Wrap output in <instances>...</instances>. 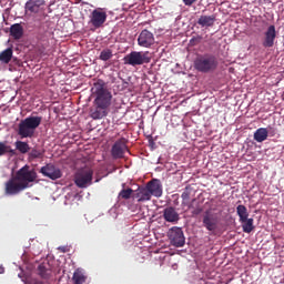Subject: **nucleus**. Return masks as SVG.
<instances>
[{
	"label": "nucleus",
	"instance_id": "obj_39",
	"mask_svg": "<svg viewBox=\"0 0 284 284\" xmlns=\"http://www.w3.org/2000/svg\"><path fill=\"white\" fill-rule=\"evenodd\" d=\"M34 284H43V282H36Z\"/></svg>",
	"mask_w": 284,
	"mask_h": 284
},
{
	"label": "nucleus",
	"instance_id": "obj_23",
	"mask_svg": "<svg viewBox=\"0 0 284 284\" xmlns=\"http://www.w3.org/2000/svg\"><path fill=\"white\" fill-rule=\"evenodd\" d=\"M10 34L13 39H21V37H23V27L19 23L12 24L10 28Z\"/></svg>",
	"mask_w": 284,
	"mask_h": 284
},
{
	"label": "nucleus",
	"instance_id": "obj_6",
	"mask_svg": "<svg viewBox=\"0 0 284 284\" xmlns=\"http://www.w3.org/2000/svg\"><path fill=\"white\" fill-rule=\"evenodd\" d=\"M14 178L22 184L28 187H32V183L37 181V171L30 170V166L24 165L17 171Z\"/></svg>",
	"mask_w": 284,
	"mask_h": 284
},
{
	"label": "nucleus",
	"instance_id": "obj_1",
	"mask_svg": "<svg viewBox=\"0 0 284 284\" xmlns=\"http://www.w3.org/2000/svg\"><path fill=\"white\" fill-rule=\"evenodd\" d=\"M193 68L202 74L216 72L219 68V59H216V55L211 53L199 54L193 62Z\"/></svg>",
	"mask_w": 284,
	"mask_h": 284
},
{
	"label": "nucleus",
	"instance_id": "obj_27",
	"mask_svg": "<svg viewBox=\"0 0 284 284\" xmlns=\"http://www.w3.org/2000/svg\"><path fill=\"white\" fill-rule=\"evenodd\" d=\"M72 281L74 284H83L85 283V281H88V277L85 276V274H83V272H81V270H77L73 273Z\"/></svg>",
	"mask_w": 284,
	"mask_h": 284
},
{
	"label": "nucleus",
	"instance_id": "obj_9",
	"mask_svg": "<svg viewBox=\"0 0 284 284\" xmlns=\"http://www.w3.org/2000/svg\"><path fill=\"white\" fill-rule=\"evenodd\" d=\"M125 152L128 150V140L125 138H121L120 140L115 141L111 149V156L112 159H123L125 156Z\"/></svg>",
	"mask_w": 284,
	"mask_h": 284
},
{
	"label": "nucleus",
	"instance_id": "obj_5",
	"mask_svg": "<svg viewBox=\"0 0 284 284\" xmlns=\"http://www.w3.org/2000/svg\"><path fill=\"white\" fill-rule=\"evenodd\" d=\"M124 65H132L133 68L136 65H143L144 63H150L152 58H150L149 51H132L123 58Z\"/></svg>",
	"mask_w": 284,
	"mask_h": 284
},
{
	"label": "nucleus",
	"instance_id": "obj_36",
	"mask_svg": "<svg viewBox=\"0 0 284 284\" xmlns=\"http://www.w3.org/2000/svg\"><path fill=\"white\" fill-rule=\"evenodd\" d=\"M6 272V268L3 266H0V274H3Z\"/></svg>",
	"mask_w": 284,
	"mask_h": 284
},
{
	"label": "nucleus",
	"instance_id": "obj_30",
	"mask_svg": "<svg viewBox=\"0 0 284 284\" xmlns=\"http://www.w3.org/2000/svg\"><path fill=\"white\" fill-rule=\"evenodd\" d=\"M114 54H112V51L110 49H103L100 53V60L101 61H110Z\"/></svg>",
	"mask_w": 284,
	"mask_h": 284
},
{
	"label": "nucleus",
	"instance_id": "obj_3",
	"mask_svg": "<svg viewBox=\"0 0 284 284\" xmlns=\"http://www.w3.org/2000/svg\"><path fill=\"white\" fill-rule=\"evenodd\" d=\"M93 94L95 99L93 101V105H99L100 108H110L112 105V92L105 88V83L103 81H98L94 83L92 88Z\"/></svg>",
	"mask_w": 284,
	"mask_h": 284
},
{
	"label": "nucleus",
	"instance_id": "obj_13",
	"mask_svg": "<svg viewBox=\"0 0 284 284\" xmlns=\"http://www.w3.org/2000/svg\"><path fill=\"white\" fill-rule=\"evenodd\" d=\"M138 45L140 48H152L154 45V33L148 29L142 30L138 37Z\"/></svg>",
	"mask_w": 284,
	"mask_h": 284
},
{
	"label": "nucleus",
	"instance_id": "obj_16",
	"mask_svg": "<svg viewBox=\"0 0 284 284\" xmlns=\"http://www.w3.org/2000/svg\"><path fill=\"white\" fill-rule=\"evenodd\" d=\"M146 189L151 196H155L156 199H161V196H163V187L161 186V182L159 180L150 181L146 184Z\"/></svg>",
	"mask_w": 284,
	"mask_h": 284
},
{
	"label": "nucleus",
	"instance_id": "obj_25",
	"mask_svg": "<svg viewBox=\"0 0 284 284\" xmlns=\"http://www.w3.org/2000/svg\"><path fill=\"white\" fill-rule=\"evenodd\" d=\"M12 48H8L6 50H3L2 52H0V63H10V61H12Z\"/></svg>",
	"mask_w": 284,
	"mask_h": 284
},
{
	"label": "nucleus",
	"instance_id": "obj_34",
	"mask_svg": "<svg viewBox=\"0 0 284 284\" xmlns=\"http://www.w3.org/2000/svg\"><path fill=\"white\" fill-rule=\"evenodd\" d=\"M189 210H192L193 216H199V214H201V212H203V206H201V205L195 206V203H193V207H189Z\"/></svg>",
	"mask_w": 284,
	"mask_h": 284
},
{
	"label": "nucleus",
	"instance_id": "obj_28",
	"mask_svg": "<svg viewBox=\"0 0 284 284\" xmlns=\"http://www.w3.org/2000/svg\"><path fill=\"white\" fill-rule=\"evenodd\" d=\"M236 213L237 216H240V222L247 221V216H250V213H247V207L243 204L237 205Z\"/></svg>",
	"mask_w": 284,
	"mask_h": 284
},
{
	"label": "nucleus",
	"instance_id": "obj_7",
	"mask_svg": "<svg viewBox=\"0 0 284 284\" xmlns=\"http://www.w3.org/2000/svg\"><path fill=\"white\" fill-rule=\"evenodd\" d=\"M23 190H28V185L22 184L16 176L11 178L4 184V193L7 196H17V194H20Z\"/></svg>",
	"mask_w": 284,
	"mask_h": 284
},
{
	"label": "nucleus",
	"instance_id": "obj_10",
	"mask_svg": "<svg viewBox=\"0 0 284 284\" xmlns=\"http://www.w3.org/2000/svg\"><path fill=\"white\" fill-rule=\"evenodd\" d=\"M105 21H108V12H105V9L98 8L91 12L90 23H92L93 28H101Z\"/></svg>",
	"mask_w": 284,
	"mask_h": 284
},
{
	"label": "nucleus",
	"instance_id": "obj_40",
	"mask_svg": "<svg viewBox=\"0 0 284 284\" xmlns=\"http://www.w3.org/2000/svg\"><path fill=\"white\" fill-rule=\"evenodd\" d=\"M78 3H81V0H75Z\"/></svg>",
	"mask_w": 284,
	"mask_h": 284
},
{
	"label": "nucleus",
	"instance_id": "obj_26",
	"mask_svg": "<svg viewBox=\"0 0 284 284\" xmlns=\"http://www.w3.org/2000/svg\"><path fill=\"white\" fill-rule=\"evenodd\" d=\"M240 223H242V230L245 234H250L254 231V219L246 217V221H241Z\"/></svg>",
	"mask_w": 284,
	"mask_h": 284
},
{
	"label": "nucleus",
	"instance_id": "obj_35",
	"mask_svg": "<svg viewBox=\"0 0 284 284\" xmlns=\"http://www.w3.org/2000/svg\"><path fill=\"white\" fill-rule=\"evenodd\" d=\"M196 1H199V0H183V3H184V6H194V3H196Z\"/></svg>",
	"mask_w": 284,
	"mask_h": 284
},
{
	"label": "nucleus",
	"instance_id": "obj_33",
	"mask_svg": "<svg viewBox=\"0 0 284 284\" xmlns=\"http://www.w3.org/2000/svg\"><path fill=\"white\" fill-rule=\"evenodd\" d=\"M43 153L37 149H32L31 152L29 153V159H42Z\"/></svg>",
	"mask_w": 284,
	"mask_h": 284
},
{
	"label": "nucleus",
	"instance_id": "obj_22",
	"mask_svg": "<svg viewBox=\"0 0 284 284\" xmlns=\"http://www.w3.org/2000/svg\"><path fill=\"white\" fill-rule=\"evenodd\" d=\"M270 131L266 128H260L254 132V141L257 143H263V141H267V136Z\"/></svg>",
	"mask_w": 284,
	"mask_h": 284
},
{
	"label": "nucleus",
	"instance_id": "obj_11",
	"mask_svg": "<svg viewBox=\"0 0 284 284\" xmlns=\"http://www.w3.org/2000/svg\"><path fill=\"white\" fill-rule=\"evenodd\" d=\"M40 174L47 176V179H51V181H57L63 176L61 169L57 165L49 163L40 169Z\"/></svg>",
	"mask_w": 284,
	"mask_h": 284
},
{
	"label": "nucleus",
	"instance_id": "obj_4",
	"mask_svg": "<svg viewBox=\"0 0 284 284\" xmlns=\"http://www.w3.org/2000/svg\"><path fill=\"white\" fill-rule=\"evenodd\" d=\"M93 179L94 170L88 166L79 169L73 175L74 184L77 185V187H80V190H85L87 187H90V185H92Z\"/></svg>",
	"mask_w": 284,
	"mask_h": 284
},
{
	"label": "nucleus",
	"instance_id": "obj_19",
	"mask_svg": "<svg viewBox=\"0 0 284 284\" xmlns=\"http://www.w3.org/2000/svg\"><path fill=\"white\" fill-rule=\"evenodd\" d=\"M192 194H194V189H192V186H186L181 195L182 205H185L186 207H194V203H196V199H192ZM190 199H192L191 202H190Z\"/></svg>",
	"mask_w": 284,
	"mask_h": 284
},
{
	"label": "nucleus",
	"instance_id": "obj_42",
	"mask_svg": "<svg viewBox=\"0 0 284 284\" xmlns=\"http://www.w3.org/2000/svg\"><path fill=\"white\" fill-rule=\"evenodd\" d=\"M95 183H99V180H95Z\"/></svg>",
	"mask_w": 284,
	"mask_h": 284
},
{
	"label": "nucleus",
	"instance_id": "obj_37",
	"mask_svg": "<svg viewBox=\"0 0 284 284\" xmlns=\"http://www.w3.org/2000/svg\"><path fill=\"white\" fill-rule=\"evenodd\" d=\"M59 250L60 252H65V246H60Z\"/></svg>",
	"mask_w": 284,
	"mask_h": 284
},
{
	"label": "nucleus",
	"instance_id": "obj_14",
	"mask_svg": "<svg viewBox=\"0 0 284 284\" xmlns=\"http://www.w3.org/2000/svg\"><path fill=\"white\" fill-rule=\"evenodd\" d=\"M274 41H276V27L271 24L264 32L262 45L263 48H274Z\"/></svg>",
	"mask_w": 284,
	"mask_h": 284
},
{
	"label": "nucleus",
	"instance_id": "obj_18",
	"mask_svg": "<svg viewBox=\"0 0 284 284\" xmlns=\"http://www.w3.org/2000/svg\"><path fill=\"white\" fill-rule=\"evenodd\" d=\"M90 116L94 121H99L100 119L108 116V109L105 106H100L99 104H94L90 109Z\"/></svg>",
	"mask_w": 284,
	"mask_h": 284
},
{
	"label": "nucleus",
	"instance_id": "obj_12",
	"mask_svg": "<svg viewBox=\"0 0 284 284\" xmlns=\"http://www.w3.org/2000/svg\"><path fill=\"white\" fill-rule=\"evenodd\" d=\"M24 10L31 14H43L45 12V0H29L24 4Z\"/></svg>",
	"mask_w": 284,
	"mask_h": 284
},
{
	"label": "nucleus",
	"instance_id": "obj_2",
	"mask_svg": "<svg viewBox=\"0 0 284 284\" xmlns=\"http://www.w3.org/2000/svg\"><path fill=\"white\" fill-rule=\"evenodd\" d=\"M43 118L30 115L24 120H21L18 124V135L20 139H32L34 136V132H37V128L41 125Z\"/></svg>",
	"mask_w": 284,
	"mask_h": 284
},
{
	"label": "nucleus",
	"instance_id": "obj_17",
	"mask_svg": "<svg viewBox=\"0 0 284 284\" xmlns=\"http://www.w3.org/2000/svg\"><path fill=\"white\" fill-rule=\"evenodd\" d=\"M163 219L166 221V223H179V220L181 219L179 215V212H176V209L173 206H168L163 210Z\"/></svg>",
	"mask_w": 284,
	"mask_h": 284
},
{
	"label": "nucleus",
	"instance_id": "obj_31",
	"mask_svg": "<svg viewBox=\"0 0 284 284\" xmlns=\"http://www.w3.org/2000/svg\"><path fill=\"white\" fill-rule=\"evenodd\" d=\"M132 194H134V190H132V189H123L119 193V199H124V201H128V199H130L132 196Z\"/></svg>",
	"mask_w": 284,
	"mask_h": 284
},
{
	"label": "nucleus",
	"instance_id": "obj_21",
	"mask_svg": "<svg viewBox=\"0 0 284 284\" xmlns=\"http://www.w3.org/2000/svg\"><path fill=\"white\" fill-rule=\"evenodd\" d=\"M214 21H216L215 16H201L197 20V24L202 28H212V26H214Z\"/></svg>",
	"mask_w": 284,
	"mask_h": 284
},
{
	"label": "nucleus",
	"instance_id": "obj_32",
	"mask_svg": "<svg viewBox=\"0 0 284 284\" xmlns=\"http://www.w3.org/2000/svg\"><path fill=\"white\" fill-rule=\"evenodd\" d=\"M8 152H14L9 145H6V143L0 142V156H3V154H8Z\"/></svg>",
	"mask_w": 284,
	"mask_h": 284
},
{
	"label": "nucleus",
	"instance_id": "obj_8",
	"mask_svg": "<svg viewBox=\"0 0 284 284\" xmlns=\"http://www.w3.org/2000/svg\"><path fill=\"white\" fill-rule=\"evenodd\" d=\"M169 241L174 247H183L185 245V235L183 234V229L173 226L168 233Z\"/></svg>",
	"mask_w": 284,
	"mask_h": 284
},
{
	"label": "nucleus",
	"instance_id": "obj_41",
	"mask_svg": "<svg viewBox=\"0 0 284 284\" xmlns=\"http://www.w3.org/2000/svg\"><path fill=\"white\" fill-rule=\"evenodd\" d=\"M194 41V38L193 39H191V43Z\"/></svg>",
	"mask_w": 284,
	"mask_h": 284
},
{
	"label": "nucleus",
	"instance_id": "obj_15",
	"mask_svg": "<svg viewBox=\"0 0 284 284\" xmlns=\"http://www.w3.org/2000/svg\"><path fill=\"white\" fill-rule=\"evenodd\" d=\"M203 227L207 232H216L219 227V220L210 214V211H206L202 217Z\"/></svg>",
	"mask_w": 284,
	"mask_h": 284
},
{
	"label": "nucleus",
	"instance_id": "obj_24",
	"mask_svg": "<svg viewBox=\"0 0 284 284\" xmlns=\"http://www.w3.org/2000/svg\"><path fill=\"white\" fill-rule=\"evenodd\" d=\"M38 274L41 276V278L48 280L50 276H52V270L45 264H40L38 266Z\"/></svg>",
	"mask_w": 284,
	"mask_h": 284
},
{
	"label": "nucleus",
	"instance_id": "obj_29",
	"mask_svg": "<svg viewBox=\"0 0 284 284\" xmlns=\"http://www.w3.org/2000/svg\"><path fill=\"white\" fill-rule=\"evenodd\" d=\"M16 150H19L21 154H28L30 152V144L28 142L17 141Z\"/></svg>",
	"mask_w": 284,
	"mask_h": 284
},
{
	"label": "nucleus",
	"instance_id": "obj_38",
	"mask_svg": "<svg viewBox=\"0 0 284 284\" xmlns=\"http://www.w3.org/2000/svg\"><path fill=\"white\" fill-rule=\"evenodd\" d=\"M268 134H270L271 136H274V131H268Z\"/></svg>",
	"mask_w": 284,
	"mask_h": 284
},
{
	"label": "nucleus",
	"instance_id": "obj_20",
	"mask_svg": "<svg viewBox=\"0 0 284 284\" xmlns=\"http://www.w3.org/2000/svg\"><path fill=\"white\" fill-rule=\"evenodd\" d=\"M135 199H138L139 203H144L145 201H150L152 199V193H150L146 186L140 187L135 193Z\"/></svg>",
	"mask_w": 284,
	"mask_h": 284
}]
</instances>
